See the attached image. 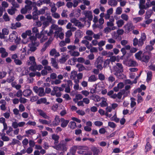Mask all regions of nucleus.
Here are the masks:
<instances>
[{
  "mask_svg": "<svg viewBox=\"0 0 155 155\" xmlns=\"http://www.w3.org/2000/svg\"><path fill=\"white\" fill-rule=\"evenodd\" d=\"M3 18L5 21H8L10 19L7 13H5L3 16Z\"/></svg>",
  "mask_w": 155,
  "mask_h": 155,
  "instance_id": "42",
  "label": "nucleus"
},
{
  "mask_svg": "<svg viewBox=\"0 0 155 155\" xmlns=\"http://www.w3.org/2000/svg\"><path fill=\"white\" fill-rule=\"evenodd\" d=\"M142 52L140 51L135 54V57L137 59L140 60L142 58Z\"/></svg>",
  "mask_w": 155,
  "mask_h": 155,
  "instance_id": "40",
  "label": "nucleus"
},
{
  "mask_svg": "<svg viewBox=\"0 0 155 155\" xmlns=\"http://www.w3.org/2000/svg\"><path fill=\"white\" fill-rule=\"evenodd\" d=\"M103 62V58L100 56H99L96 59L94 63V65L98 64H102Z\"/></svg>",
  "mask_w": 155,
  "mask_h": 155,
  "instance_id": "32",
  "label": "nucleus"
},
{
  "mask_svg": "<svg viewBox=\"0 0 155 155\" xmlns=\"http://www.w3.org/2000/svg\"><path fill=\"white\" fill-rule=\"evenodd\" d=\"M25 133L28 135H33L36 133V131L35 130L30 129L26 131Z\"/></svg>",
  "mask_w": 155,
  "mask_h": 155,
  "instance_id": "47",
  "label": "nucleus"
},
{
  "mask_svg": "<svg viewBox=\"0 0 155 155\" xmlns=\"http://www.w3.org/2000/svg\"><path fill=\"white\" fill-rule=\"evenodd\" d=\"M122 12V8L120 7H117L116 9V13L117 15H120Z\"/></svg>",
  "mask_w": 155,
  "mask_h": 155,
  "instance_id": "54",
  "label": "nucleus"
},
{
  "mask_svg": "<svg viewBox=\"0 0 155 155\" xmlns=\"http://www.w3.org/2000/svg\"><path fill=\"white\" fill-rule=\"evenodd\" d=\"M15 80V78L13 76H10L7 79L6 81L8 83H10L13 81Z\"/></svg>",
  "mask_w": 155,
  "mask_h": 155,
  "instance_id": "55",
  "label": "nucleus"
},
{
  "mask_svg": "<svg viewBox=\"0 0 155 155\" xmlns=\"http://www.w3.org/2000/svg\"><path fill=\"white\" fill-rule=\"evenodd\" d=\"M67 22V20H59L58 21V25L62 26L65 24L66 22Z\"/></svg>",
  "mask_w": 155,
  "mask_h": 155,
  "instance_id": "51",
  "label": "nucleus"
},
{
  "mask_svg": "<svg viewBox=\"0 0 155 155\" xmlns=\"http://www.w3.org/2000/svg\"><path fill=\"white\" fill-rule=\"evenodd\" d=\"M97 80V78L94 75H91L88 78V81L89 82L95 81Z\"/></svg>",
  "mask_w": 155,
  "mask_h": 155,
  "instance_id": "45",
  "label": "nucleus"
},
{
  "mask_svg": "<svg viewBox=\"0 0 155 155\" xmlns=\"http://www.w3.org/2000/svg\"><path fill=\"white\" fill-rule=\"evenodd\" d=\"M31 10V8L28 6H25L24 8H22L21 10V12L22 14H26L28 10Z\"/></svg>",
  "mask_w": 155,
  "mask_h": 155,
  "instance_id": "23",
  "label": "nucleus"
},
{
  "mask_svg": "<svg viewBox=\"0 0 155 155\" xmlns=\"http://www.w3.org/2000/svg\"><path fill=\"white\" fill-rule=\"evenodd\" d=\"M1 139L4 141H7L9 140V138L7 136H5V134H2L1 135Z\"/></svg>",
  "mask_w": 155,
  "mask_h": 155,
  "instance_id": "49",
  "label": "nucleus"
},
{
  "mask_svg": "<svg viewBox=\"0 0 155 155\" xmlns=\"http://www.w3.org/2000/svg\"><path fill=\"white\" fill-rule=\"evenodd\" d=\"M102 36V34L101 33H99L97 34H94L93 37L95 39L97 40L100 39V36Z\"/></svg>",
  "mask_w": 155,
  "mask_h": 155,
  "instance_id": "48",
  "label": "nucleus"
},
{
  "mask_svg": "<svg viewBox=\"0 0 155 155\" xmlns=\"http://www.w3.org/2000/svg\"><path fill=\"white\" fill-rule=\"evenodd\" d=\"M35 58L33 56H30L29 58V60L27 62V64L28 66L31 65H36V62L35 61Z\"/></svg>",
  "mask_w": 155,
  "mask_h": 155,
  "instance_id": "13",
  "label": "nucleus"
},
{
  "mask_svg": "<svg viewBox=\"0 0 155 155\" xmlns=\"http://www.w3.org/2000/svg\"><path fill=\"white\" fill-rule=\"evenodd\" d=\"M60 119L58 116H56L52 123L51 124L53 126H55L59 124Z\"/></svg>",
  "mask_w": 155,
  "mask_h": 155,
  "instance_id": "21",
  "label": "nucleus"
},
{
  "mask_svg": "<svg viewBox=\"0 0 155 155\" xmlns=\"http://www.w3.org/2000/svg\"><path fill=\"white\" fill-rule=\"evenodd\" d=\"M25 3L27 5L25 6H28L31 8V9L32 7L31 6L32 5V3L31 1L28 0H25Z\"/></svg>",
  "mask_w": 155,
  "mask_h": 155,
  "instance_id": "57",
  "label": "nucleus"
},
{
  "mask_svg": "<svg viewBox=\"0 0 155 155\" xmlns=\"http://www.w3.org/2000/svg\"><path fill=\"white\" fill-rule=\"evenodd\" d=\"M79 82V81L78 80H75L74 81V82L75 83L74 88L75 90H78L79 88V85L78 83Z\"/></svg>",
  "mask_w": 155,
  "mask_h": 155,
  "instance_id": "44",
  "label": "nucleus"
},
{
  "mask_svg": "<svg viewBox=\"0 0 155 155\" xmlns=\"http://www.w3.org/2000/svg\"><path fill=\"white\" fill-rule=\"evenodd\" d=\"M51 94L52 95H56V96L57 97H60L61 95V94L60 92H58V93H56L53 90L52 91L51 93Z\"/></svg>",
  "mask_w": 155,
  "mask_h": 155,
  "instance_id": "52",
  "label": "nucleus"
},
{
  "mask_svg": "<svg viewBox=\"0 0 155 155\" xmlns=\"http://www.w3.org/2000/svg\"><path fill=\"white\" fill-rule=\"evenodd\" d=\"M38 112L40 115L43 118L48 120H50V117L49 116H48L42 110H38Z\"/></svg>",
  "mask_w": 155,
  "mask_h": 155,
  "instance_id": "20",
  "label": "nucleus"
},
{
  "mask_svg": "<svg viewBox=\"0 0 155 155\" xmlns=\"http://www.w3.org/2000/svg\"><path fill=\"white\" fill-rule=\"evenodd\" d=\"M51 15L55 18H59L60 17V15L56 12L52 13Z\"/></svg>",
  "mask_w": 155,
  "mask_h": 155,
  "instance_id": "61",
  "label": "nucleus"
},
{
  "mask_svg": "<svg viewBox=\"0 0 155 155\" xmlns=\"http://www.w3.org/2000/svg\"><path fill=\"white\" fill-rule=\"evenodd\" d=\"M61 126L62 127H66L69 122V121L67 120H65L63 118H62L61 120Z\"/></svg>",
  "mask_w": 155,
  "mask_h": 155,
  "instance_id": "29",
  "label": "nucleus"
},
{
  "mask_svg": "<svg viewBox=\"0 0 155 155\" xmlns=\"http://www.w3.org/2000/svg\"><path fill=\"white\" fill-rule=\"evenodd\" d=\"M78 149L81 150H89V148L86 146H80L78 147Z\"/></svg>",
  "mask_w": 155,
  "mask_h": 155,
  "instance_id": "53",
  "label": "nucleus"
},
{
  "mask_svg": "<svg viewBox=\"0 0 155 155\" xmlns=\"http://www.w3.org/2000/svg\"><path fill=\"white\" fill-rule=\"evenodd\" d=\"M51 28L52 29L55 31L54 32V35L56 36L57 38L58 37L59 34L63 30L62 28L61 27H59L58 25L55 24L52 25H51Z\"/></svg>",
  "mask_w": 155,
  "mask_h": 155,
  "instance_id": "6",
  "label": "nucleus"
},
{
  "mask_svg": "<svg viewBox=\"0 0 155 155\" xmlns=\"http://www.w3.org/2000/svg\"><path fill=\"white\" fill-rule=\"evenodd\" d=\"M152 13V10H150L147 11L146 12L145 18V19H149L151 17Z\"/></svg>",
  "mask_w": 155,
  "mask_h": 155,
  "instance_id": "36",
  "label": "nucleus"
},
{
  "mask_svg": "<svg viewBox=\"0 0 155 155\" xmlns=\"http://www.w3.org/2000/svg\"><path fill=\"white\" fill-rule=\"evenodd\" d=\"M32 93V91L30 89H26L23 91V95L25 97H28Z\"/></svg>",
  "mask_w": 155,
  "mask_h": 155,
  "instance_id": "28",
  "label": "nucleus"
},
{
  "mask_svg": "<svg viewBox=\"0 0 155 155\" xmlns=\"http://www.w3.org/2000/svg\"><path fill=\"white\" fill-rule=\"evenodd\" d=\"M47 9L46 7H44V8L41 9L39 11L38 13L39 14H44L45 13V11L46 9Z\"/></svg>",
  "mask_w": 155,
  "mask_h": 155,
  "instance_id": "62",
  "label": "nucleus"
},
{
  "mask_svg": "<svg viewBox=\"0 0 155 155\" xmlns=\"http://www.w3.org/2000/svg\"><path fill=\"white\" fill-rule=\"evenodd\" d=\"M77 72L75 71L74 70L72 71L70 74V78L74 80V81L75 80H77L76 79V78L77 76Z\"/></svg>",
  "mask_w": 155,
  "mask_h": 155,
  "instance_id": "25",
  "label": "nucleus"
},
{
  "mask_svg": "<svg viewBox=\"0 0 155 155\" xmlns=\"http://www.w3.org/2000/svg\"><path fill=\"white\" fill-rule=\"evenodd\" d=\"M0 122L3 124L4 128L3 129V132L5 130H6L8 128L7 125L5 122V119L2 117L0 118Z\"/></svg>",
  "mask_w": 155,
  "mask_h": 155,
  "instance_id": "19",
  "label": "nucleus"
},
{
  "mask_svg": "<svg viewBox=\"0 0 155 155\" xmlns=\"http://www.w3.org/2000/svg\"><path fill=\"white\" fill-rule=\"evenodd\" d=\"M150 58L148 55H145L143 54L142 55V58L140 61L144 62H148Z\"/></svg>",
  "mask_w": 155,
  "mask_h": 155,
  "instance_id": "22",
  "label": "nucleus"
},
{
  "mask_svg": "<svg viewBox=\"0 0 155 155\" xmlns=\"http://www.w3.org/2000/svg\"><path fill=\"white\" fill-rule=\"evenodd\" d=\"M79 2L78 1L73 0V2H68L66 4V6L68 8H71L73 6L74 8L76 7L78 5Z\"/></svg>",
  "mask_w": 155,
  "mask_h": 155,
  "instance_id": "9",
  "label": "nucleus"
},
{
  "mask_svg": "<svg viewBox=\"0 0 155 155\" xmlns=\"http://www.w3.org/2000/svg\"><path fill=\"white\" fill-rule=\"evenodd\" d=\"M126 32L128 33L131 31L134 28L133 24L131 23L128 22L124 26Z\"/></svg>",
  "mask_w": 155,
  "mask_h": 155,
  "instance_id": "10",
  "label": "nucleus"
},
{
  "mask_svg": "<svg viewBox=\"0 0 155 155\" xmlns=\"http://www.w3.org/2000/svg\"><path fill=\"white\" fill-rule=\"evenodd\" d=\"M77 148H78V146H73L71 148L70 152L71 153L72 155H75V153Z\"/></svg>",
  "mask_w": 155,
  "mask_h": 155,
  "instance_id": "38",
  "label": "nucleus"
},
{
  "mask_svg": "<svg viewBox=\"0 0 155 155\" xmlns=\"http://www.w3.org/2000/svg\"><path fill=\"white\" fill-rule=\"evenodd\" d=\"M116 27H113L111 28L109 27H107L105 28L104 30V32L106 34H108L109 32H110L111 30H114L116 29Z\"/></svg>",
  "mask_w": 155,
  "mask_h": 155,
  "instance_id": "33",
  "label": "nucleus"
},
{
  "mask_svg": "<svg viewBox=\"0 0 155 155\" xmlns=\"http://www.w3.org/2000/svg\"><path fill=\"white\" fill-rule=\"evenodd\" d=\"M40 21H42L43 25V30H44L45 28L48 26L49 24L48 21L46 19V18L44 16H42L40 17Z\"/></svg>",
  "mask_w": 155,
  "mask_h": 155,
  "instance_id": "7",
  "label": "nucleus"
},
{
  "mask_svg": "<svg viewBox=\"0 0 155 155\" xmlns=\"http://www.w3.org/2000/svg\"><path fill=\"white\" fill-rule=\"evenodd\" d=\"M83 14L85 15L86 18L88 19L87 22L88 23V26H89L91 24L90 21L92 20L93 17L92 12L90 11H85L84 12Z\"/></svg>",
  "mask_w": 155,
  "mask_h": 155,
  "instance_id": "4",
  "label": "nucleus"
},
{
  "mask_svg": "<svg viewBox=\"0 0 155 155\" xmlns=\"http://www.w3.org/2000/svg\"><path fill=\"white\" fill-rule=\"evenodd\" d=\"M82 43L84 44L87 48L89 49H90L91 47V45H89V42L87 40H83L81 41Z\"/></svg>",
  "mask_w": 155,
  "mask_h": 155,
  "instance_id": "41",
  "label": "nucleus"
},
{
  "mask_svg": "<svg viewBox=\"0 0 155 155\" xmlns=\"http://www.w3.org/2000/svg\"><path fill=\"white\" fill-rule=\"evenodd\" d=\"M106 43L105 41L101 40L98 43V46L99 47H102L105 45Z\"/></svg>",
  "mask_w": 155,
  "mask_h": 155,
  "instance_id": "64",
  "label": "nucleus"
},
{
  "mask_svg": "<svg viewBox=\"0 0 155 155\" xmlns=\"http://www.w3.org/2000/svg\"><path fill=\"white\" fill-rule=\"evenodd\" d=\"M146 36L145 34L143 33L140 38L139 40L138 45L141 46L143 44V41L146 39Z\"/></svg>",
  "mask_w": 155,
  "mask_h": 155,
  "instance_id": "14",
  "label": "nucleus"
},
{
  "mask_svg": "<svg viewBox=\"0 0 155 155\" xmlns=\"http://www.w3.org/2000/svg\"><path fill=\"white\" fill-rule=\"evenodd\" d=\"M59 136L55 134H53L52 136V138L54 140V144L55 145H57L58 143V140L59 139Z\"/></svg>",
  "mask_w": 155,
  "mask_h": 155,
  "instance_id": "26",
  "label": "nucleus"
},
{
  "mask_svg": "<svg viewBox=\"0 0 155 155\" xmlns=\"http://www.w3.org/2000/svg\"><path fill=\"white\" fill-rule=\"evenodd\" d=\"M33 90L35 92L38 94V95L40 97L43 96L45 94L44 89L43 87L38 88L37 86H35Z\"/></svg>",
  "mask_w": 155,
  "mask_h": 155,
  "instance_id": "5",
  "label": "nucleus"
},
{
  "mask_svg": "<svg viewBox=\"0 0 155 155\" xmlns=\"http://www.w3.org/2000/svg\"><path fill=\"white\" fill-rule=\"evenodd\" d=\"M53 39L51 38H50L48 39V41L46 42L44 45L43 47L41 50V51L42 52H43L45 51L47 49V48L49 46V45L51 44Z\"/></svg>",
  "mask_w": 155,
  "mask_h": 155,
  "instance_id": "12",
  "label": "nucleus"
},
{
  "mask_svg": "<svg viewBox=\"0 0 155 155\" xmlns=\"http://www.w3.org/2000/svg\"><path fill=\"white\" fill-rule=\"evenodd\" d=\"M39 121L40 123L45 124H48L50 123L51 122V120L48 121L45 120H42L41 119H39Z\"/></svg>",
  "mask_w": 155,
  "mask_h": 155,
  "instance_id": "46",
  "label": "nucleus"
},
{
  "mask_svg": "<svg viewBox=\"0 0 155 155\" xmlns=\"http://www.w3.org/2000/svg\"><path fill=\"white\" fill-rule=\"evenodd\" d=\"M118 27H121L124 24V21L123 20L120 19L118 20L116 23Z\"/></svg>",
  "mask_w": 155,
  "mask_h": 155,
  "instance_id": "43",
  "label": "nucleus"
},
{
  "mask_svg": "<svg viewBox=\"0 0 155 155\" xmlns=\"http://www.w3.org/2000/svg\"><path fill=\"white\" fill-rule=\"evenodd\" d=\"M14 62L16 64L18 65H20L22 64L21 61L18 59L14 60Z\"/></svg>",
  "mask_w": 155,
  "mask_h": 155,
  "instance_id": "59",
  "label": "nucleus"
},
{
  "mask_svg": "<svg viewBox=\"0 0 155 155\" xmlns=\"http://www.w3.org/2000/svg\"><path fill=\"white\" fill-rule=\"evenodd\" d=\"M91 98L93 100L96 102H98L100 101V97L98 95L93 94L91 96Z\"/></svg>",
  "mask_w": 155,
  "mask_h": 155,
  "instance_id": "30",
  "label": "nucleus"
},
{
  "mask_svg": "<svg viewBox=\"0 0 155 155\" xmlns=\"http://www.w3.org/2000/svg\"><path fill=\"white\" fill-rule=\"evenodd\" d=\"M70 21L71 23L74 24L75 26H76L81 28L84 27V26L81 23L75 18H72Z\"/></svg>",
  "mask_w": 155,
  "mask_h": 155,
  "instance_id": "11",
  "label": "nucleus"
},
{
  "mask_svg": "<svg viewBox=\"0 0 155 155\" xmlns=\"http://www.w3.org/2000/svg\"><path fill=\"white\" fill-rule=\"evenodd\" d=\"M17 33L15 31H13L12 33L10 34L9 36V41L12 42L17 38Z\"/></svg>",
  "mask_w": 155,
  "mask_h": 155,
  "instance_id": "16",
  "label": "nucleus"
},
{
  "mask_svg": "<svg viewBox=\"0 0 155 155\" xmlns=\"http://www.w3.org/2000/svg\"><path fill=\"white\" fill-rule=\"evenodd\" d=\"M76 67L78 68V71L79 72L81 71L84 70H86V68L83 65L78 64L76 65Z\"/></svg>",
  "mask_w": 155,
  "mask_h": 155,
  "instance_id": "35",
  "label": "nucleus"
},
{
  "mask_svg": "<svg viewBox=\"0 0 155 155\" xmlns=\"http://www.w3.org/2000/svg\"><path fill=\"white\" fill-rule=\"evenodd\" d=\"M109 5L112 7L116 6L117 4V2L116 0H110L108 2Z\"/></svg>",
  "mask_w": 155,
  "mask_h": 155,
  "instance_id": "34",
  "label": "nucleus"
},
{
  "mask_svg": "<svg viewBox=\"0 0 155 155\" xmlns=\"http://www.w3.org/2000/svg\"><path fill=\"white\" fill-rule=\"evenodd\" d=\"M122 97V93H118L117 94H113L110 97L113 99H115L116 97L119 99H120Z\"/></svg>",
  "mask_w": 155,
  "mask_h": 155,
  "instance_id": "31",
  "label": "nucleus"
},
{
  "mask_svg": "<svg viewBox=\"0 0 155 155\" xmlns=\"http://www.w3.org/2000/svg\"><path fill=\"white\" fill-rule=\"evenodd\" d=\"M123 66L121 64L117 63L116 64V66L114 67V69L115 72L114 75L119 78L121 76V73L123 71Z\"/></svg>",
  "mask_w": 155,
  "mask_h": 155,
  "instance_id": "2",
  "label": "nucleus"
},
{
  "mask_svg": "<svg viewBox=\"0 0 155 155\" xmlns=\"http://www.w3.org/2000/svg\"><path fill=\"white\" fill-rule=\"evenodd\" d=\"M0 53L1 54V57L3 58L6 57L8 55L5 48H0Z\"/></svg>",
  "mask_w": 155,
  "mask_h": 155,
  "instance_id": "18",
  "label": "nucleus"
},
{
  "mask_svg": "<svg viewBox=\"0 0 155 155\" xmlns=\"http://www.w3.org/2000/svg\"><path fill=\"white\" fill-rule=\"evenodd\" d=\"M16 11V8L12 7L11 8L8 9L7 10V12L8 14L10 15H12L14 14L15 11Z\"/></svg>",
  "mask_w": 155,
  "mask_h": 155,
  "instance_id": "39",
  "label": "nucleus"
},
{
  "mask_svg": "<svg viewBox=\"0 0 155 155\" xmlns=\"http://www.w3.org/2000/svg\"><path fill=\"white\" fill-rule=\"evenodd\" d=\"M100 105L101 107H105L107 106L108 104L105 100H103L100 103Z\"/></svg>",
  "mask_w": 155,
  "mask_h": 155,
  "instance_id": "56",
  "label": "nucleus"
},
{
  "mask_svg": "<svg viewBox=\"0 0 155 155\" xmlns=\"http://www.w3.org/2000/svg\"><path fill=\"white\" fill-rule=\"evenodd\" d=\"M33 12L32 13L33 19L34 20H36L38 19V9L36 7L35 8L33 9Z\"/></svg>",
  "mask_w": 155,
  "mask_h": 155,
  "instance_id": "17",
  "label": "nucleus"
},
{
  "mask_svg": "<svg viewBox=\"0 0 155 155\" xmlns=\"http://www.w3.org/2000/svg\"><path fill=\"white\" fill-rule=\"evenodd\" d=\"M21 26V23L20 22H16L15 23H12L11 28L12 29H15L17 28H19Z\"/></svg>",
  "mask_w": 155,
  "mask_h": 155,
  "instance_id": "24",
  "label": "nucleus"
},
{
  "mask_svg": "<svg viewBox=\"0 0 155 155\" xmlns=\"http://www.w3.org/2000/svg\"><path fill=\"white\" fill-rule=\"evenodd\" d=\"M51 64L54 68L56 69L58 68L57 63L56 61V59L54 58H52L51 59Z\"/></svg>",
  "mask_w": 155,
  "mask_h": 155,
  "instance_id": "27",
  "label": "nucleus"
},
{
  "mask_svg": "<svg viewBox=\"0 0 155 155\" xmlns=\"http://www.w3.org/2000/svg\"><path fill=\"white\" fill-rule=\"evenodd\" d=\"M108 81L112 83L115 81V78L113 76L110 75L108 78Z\"/></svg>",
  "mask_w": 155,
  "mask_h": 155,
  "instance_id": "58",
  "label": "nucleus"
},
{
  "mask_svg": "<svg viewBox=\"0 0 155 155\" xmlns=\"http://www.w3.org/2000/svg\"><path fill=\"white\" fill-rule=\"evenodd\" d=\"M121 18L123 20L127 21L129 19L128 16L125 14H123L121 15Z\"/></svg>",
  "mask_w": 155,
  "mask_h": 155,
  "instance_id": "50",
  "label": "nucleus"
},
{
  "mask_svg": "<svg viewBox=\"0 0 155 155\" xmlns=\"http://www.w3.org/2000/svg\"><path fill=\"white\" fill-rule=\"evenodd\" d=\"M25 124L24 122H21L19 123L16 121V120L12 123V126L15 129L17 128L18 127H23Z\"/></svg>",
  "mask_w": 155,
  "mask_h": 155,
  "instance_id": "8",
  "label": "nucleus"
},
{
  "mask_svg": "<svg viewBox=\"0 0 155 155\" xmlns=\"http://www.w3.org/2000/svg\"><path fill=\"white\" fill-rule=\"evenodd\" d=\"M91 149L94 155H97L100 152L99 150L95 147H92Z\"/></svg>",
  "mask_w": 155,
  "mask_h": 155,
  "instance_id": "37",
  "label": "nucleus"
},
{
  "mask_svg": "<svg viewBox=\"0 0 155 155\" xmlns=\"http://www.w3.org/2000/svg\"><path fill=\"white\" fill-rule=\"evenodd\" d=\"M64 140L61 141V143L58 145L53 147L57 150H62L64 151H66L67 148L66 147L67 143H64Z\"/></svg>",
  "mask_w": 155,
  "mask_h": 155,
  "instance_id": "3",
  "label": "nucleus"
},
{
  "mask_svg": "<svg viewBox=\"0 0 155 155\" xmlns=\"http://www.w3.org/2000/svg\"><path fill=\"white\" fill-rule=\"evenodd\" d=\"M71 125L70 127L71 129H74L76 127V123L74 121L71 122H70Z\"/></svg>",
  "mask_w": 155,
  "mask_h": 155,
  "instance_id": "60",
  "label": "nucleus"
},
{
  "mask_svg": "<svg viewBox=\"0 0 155 155\" xmlns=\"http://www.w3.org/2000/svg\"><path fill=\"white\" fill-rule=\"evenodd\" d=\"M36 44H37V45L38 46L39 43H33V42H31L29 44L28 46L30 48L29 50L32 52L35 51L36 49V48L35 47Z\"/></svg>",
  "mask_w": 155,
  "mask_h": 155,
  "instance_id": "15",
  "label": "nucleus"
},
{
  "mask_svg": "<svg viewBox=\"0 0 155 155\" xmlns=\"http://www.w3.org/2000/svg\"><path fill=\"white\" fill-rule=\"evenodd\" d=\"M64 4V2L61 1L58 2L56 3V5L58 8L63 6Z\"/></svg>",
  "mask_w": 155,
  "mask_h": 155,
  "instance_id": "63",
  "label": "nucleus"
},
{
  "mask_svg": "<svg viewBox=\"0 0 155 155\" xmlns=\"http://www.w3.org/2000/svg\"><path fill=\"white\" fill-rule=\"evenodd\" d=\"M76 47L74 45H69L67 46L68 52L71 56L78 57L80 55V53L75 51L76 49Z\"/></svg>",
  "mask_w": 155,
  "mask_h": 155,
  "instance_id": "1",
  "label": "nucleus"
}]
</instances>
